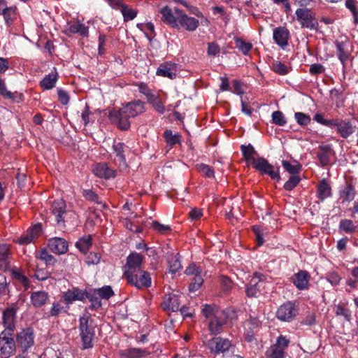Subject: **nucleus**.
I'll return each instance as SVG.
<instances>
[{"mask_svg":"<svg viewBox=\"0 0 358 358\" xmlns=\"http://www.w3.org/2000/svg\"><path fill=\"white\" fill-rule=\"evenodd\" d=\"M145 111V103L140 100H135L122 106L119 110H113L109 113L110 121L123 131L130 128L131 117H135Z\"/></svg>","mask_w":358,"mask_h":358,"instance_id":"nucleus-1","label":"nucleus"},{"mask_svg":"<svg viewBox=\"0 0 358 358\" xmlns=\"http://www.w3.org/2000/svg\"><path fill=\"white\" fill-rule=\"evenodd\" d=\"M241 152L245 160L252 163L253 167L262 173L268 175L272 179L279 181L280 180L279 168L276 169L263 157L255 159L253 155L255 153L254 148L251 145H242Z\"/></svg>","mask_w":358,"mask_h":358,"instance_id":"nucleus-2","label":"nucleus"},{"mask_svg":"<svg viewBox=\"0 0 358 358\" xmlns=\"http://www.w3.org/2000/svg\"><path fill=\"white\" fill-rule=\"evenodd\" d=\"M124 278L129 285L135 287L138 289H147L152 285L150 273L143 269H141Z\"/></svg>","mask_w":358,"mask_h":358,"instance_id":"nucleus-3","label":"nucleus"},{"mask_svg":"<svg viewBox=\"0 0 358 358\" xmlns=\"http://www.w3.org/2000/svg\"><path fill=\"white\" fill-rule=\"evenodd\" d=\"M129 152V147L124 143L113 141L111 157H113L114 163L120 169H125L128 166L126 156Z\"/></svg>","mask_w":358,"mask_h":358,"instance_id":"nucleus-4","label":"nucleus"},{"mask_svg":"<svg viewBox=\"0 0 358 358\" xmlns=\"http://www.w3.org/2000/svg\"><path fill=\"white\" fill-rule=\"evenodd\" d=\"M0 345L1 358H9L14 355L16 346L12 332L3 331L0 334Z\"/></svg>","mask_w":358,"mask_h":358,"instance_id":"nucleus-5","label":"nucleus"},{"mask_svg":"<svg viewBox=\"0 0 358 358\" xmlns=\"http://www.w3.org/2000/svg\"><path fill=\"white\" fill-rule=\"evenodd\" d=\"M66 202L62 199L55 200L52 204V213L55 215L57 223L59 226L65 227L67 217L75 218L76 216L73 212L66 210Z\"/></svg>","mask_w":358,"mask_h":358,"instance_id":"nucleus-6","label":"nucleus"},{"mask_svg":"<svg viewBox=\"0 0 358 358\" xmlns=\"http://www.w3.org/2000/svg\"><path fill=\"white\" fill-rule=\"evenodd\" d=\"M175 13L178 14V23L176 28H182L188 31H195L199 26V22L197 19L188 16L183 10L176 7Z\"/></svg>","mask_w":358,"mask_h":358,"instance_id":"nucleus-7","label":"nucleus"},{"mask_svg":"<svg viewBox=\"0 0 358 358\" xmlns=\"http://www.w3.org/2000/svg\"><path fill=\"white\" fill-rule=\"evenodd\" d=\"M206 346L212 354L219 355L229 350L231 347V341L222 337H213L205 343Z\"/></svg>","mask_w":358,"mask_h":358,"instance_id":"nucleus-8","label":"nucleus"},{"mask_svg":"<svg viewBox=\"0 0 358 358\" xmlns=\"http://www.w3.org/2000/svg\"><path fill=\"white\" fill-rule=\"evenodd\" d=\"M89 315H85L81 317L79 320L80 325L79 329L80 331V337L83 342L84 349L92 348L93 347L92 338L94 333L89 328Z\"/></svg>","mask_w":358,"mask_h":358,"instance_id":"nucleus-9","label":"nucleus"},{"mask_svg":"<svg viewBox=\"0 0 358 358\" xmlns=\"http://www.w3.org/2000/svg\"><path fill=\"white\" fill-rule=\"evenodd\" d=\"M264 287V275L255 273L246 287V294L249 297H257Z\"/></svg>","mask_w":358,"mask_h":358,"instance_id":"nucleus-10","label":"nucleus"},{"mask_svg":"<svg viewBox=\"0 0 358 358\" xmlns=\"http://www.w3.org/2000/svg\"><path fill=\"white\" fill-rule=\"evenodd\" d=\"M143 261V256L141 255L134 252L131 253L127 259V263L124 266L123 276L125 278L135 272L142 269L141 264Z\"/></svg>","mask_w":358,"mask_h":358,"instance_id":"nucleus-11","label":"nucleus"},{"mask_svg":"<svg viewBox=\"0 0 358 358\" xmlns=\"http://www.w3.org/2000/svg\"><path fill=\"white\" fill-rule=\"evenodd\" d=\"M182 295L179 293H169L165 294L162 306L164 310L176 312L180 309Z\"/></svg>","mask_w":358,"mask_h":358,"instance_id":"nucleus-12","label":"nucleus"},{"mask_svg":"<svg viewBox=\"0 0 358 358\" xmlns=\"http://www.w3.org/2000/svg\"><path fill=\"white\" fill-rule=\"evenodd\" d=\"M297 314V310L292 302H287L281 305L277 310L276 317L284 322H289Z\"/></svg>","mask_w":358,"mask_h":358,"instance_id":"nucleus-13","label":"nucleus"},{"mask_svg":"<svg viewBox=\"0 0 358 358\" xmlns=\"http://www.w3.org/2000/svg\"><path fill=\"white\" fill-rule=\"evenodd\" d=\"M289 341L285 336L278 338L276 343L272 345L267 351L271 358H284L285 350L288 347Z\"/></svg>","mask_w":358,"mask_h":358,"instance_id":"nucleus-14","label":"nucleus"},{"mask_svg":"<svg viewBox=\"0 0 358 358\" xmlns=\"http://www.w3.org/2000/svg\"><path fill=\"white\" fill-rule=\"evenodd\" d=\"M332 187L330 181L327 178L322 179L317 185L316 196L317 203L324 202L327 199L332 196Z\"/></svg>","mask_w":358,"mask_h":358,"instance_id":"nucleus-15","label":"nucleus"},{"mask_svg":"<svg viewBox=\"0 0 358 358\" xmlns=\"http://www.w3.org/2000/svg\"><path fill=\"white\" fill-rule=\"evenodd\" d=\"M334 128H336L337 132L343 138H348L356 131V127L348 120L335 119Z\"/></svg>","mask_w":358,"mask_h":358,"instance_id":"nucleus-16","label":"nucleus"},{"mask_svg":"<svg viewBox=\"0 0 358 358\" xmlns=\"http://www.w3.org/2000/svg\"><path fill=\"white\" fill-rule=\"evenodd\" d=\"M296 20L303 28H313V13L310 9L298 8L296 10Z\"/></svg>","mask_w":358,"mask_h":358,"instance_id":"nucleus-17","label":"nucleus"},{"mask_svg":"<svg viewBox=\"0 0 358 358\" xmlns=\"http://www.w3.org/2000/svg\"><path fill=\"white\" fill-rule=\"evenodd\" d=\"M114 294L112 288L110 286H103L101 288L95 289L93 295H87V298L90 299L95 306H101L99 299H108Z\"/></svg>","mask_w":358,"mask_h":358,"instance_id":"nucleus-18","label":"nucleus"},{"mask_svg":"<svg viewBox=\"0 0 358 358\" xmlns=\"http://www.w3.org/2000/svg\"><path fill=\"white\" fill-rule=\"evenodd\" d=\"M228 311L224 310L222 316L212 317L209 320L208 329L212 334L217 335L221 333L222 327L227 322Z\"/></svg>","mask_w":358,"mask_h":358,"instance_id":"nucleus-19","label":"nucleus"},{"mask_svg":"<svg viewBox=\"0 0 358 358\" xmlns=\"http://www.w3.org/2000/svg\"><path fill=\"white\" fill-rule=\"evenodd\" d=\"M17 343L23 351L29 348L34 344L33 330L28 328L17 334Z\"/></svg>","mask_w":358,"mask_h":358,"instance_id":"nucleus-20","label":"nucleus"},{"mask_svg":"<svg viewBox=\"0 0 358 358\" xmlns=\"http://www.w3.org/2000/svg\"><path fill=\"white\" fill-rule=\"evenodd\" d=\"M17 309L14 307L6 308L3 313V324L5 327L3 331L13 332L15 328V318Z\"/></svg>","mask_w":358,"mask_h":358,"instance_id":"nucleus-21","label":"nucleus"},{"mask_svg":"<svg viewBox=\"0 0 358 358\" xmlns=\"http://www.w3.org/2000/svg\"><path fill=\"white\" fill-rule=\"evenodd\" d=\"M50 250L57 255H63L68 250V243L67 241L59 237H54L48 240V243Z\"/></svg>","mask_w":358,"mask_h":358,"instance_id":"nucleus-22","label":"nucleus"},{"mask_svg":"<svg viewBox=\"0 0 358 358\" xmlns=\"http://www.w3.org/2000/svg\"><path fill=\"white\" fill-rule=\"evenodd\" d=\"M334 152L329 144H322L318 148L317 157L319 159L320 164L322 166H327L330 164V159Z\"/></svg>","mask_w":358,"mask_h":358,"instance_id":"nucleus-23","label":"nucleus"},{"mask_svg":"<svg viewBox=\"0 0 358 358\" xmlns=\"http://www.w3.org/2000/svg\"><path fill=\"white\" fill-rule=\"evenodd\" d=\"M41 234V226L38 224L30 228L27 231L22 234L17 240V243L21 245H27L37 238Z\"/></svg>","mask_w":358,"mask_h":358,"instance_id":"nucleus-24","label":"nucleus"},{"mask_svg":"<svg viewBox=\"0 0 358 358\" xmlns=\"http://www.w3.org/2000/svg\"><path fill=\"white\" fill-rule=\"evenodd\" d=\"M273 38L274 41L282 48L286 47L289 38V31L284 27H278L273 29Z\"/></svg>","mask_w":358,"mask_h":358,"instance_id":"nucleus-25","label":"nucleus"},{"mask_svg":"<svg viewBox=\"0 0 358 358\" xmlns=\"http://www.w3.org/2000/svg\"><path fill=\"white\" fill-rule=\"evenodd\" d=\"M93 173L98 177L105 179L115 178L116 171L110 168L106 163H99L93 168Z\"/></svg>","mask_w":358,"mask_h":358,"instance_id":"nucleus-26","label":"nucleus"},{"mask_svg":"<svg viewBox=\"0 0 358 358\" xmlns=\"http://www.w3.org/2000/svg\"><path fill=\"white\" fill-rule=\"evenodd\" d=\"M339 199L344 202L352 201L356 195V189L351 182H346L342 185L338 192Z\"/></svg>","mask_w":358,"mask_h":358,"instance_id":"nucleus-27","label":"nucleus"},{"mask_svg":"<svg viewBox=\"0 0 358 358\" xmlns=\"http://www.w3.org/2000/svg\"><path fill=\"white\" fill-rule=\"evenodd\" d=\"M162 14V20L171 27L176 28L178 22V14L175 13L174 9L172 10L169 6H164L160 10Z\"/></svg>","mask_w":358,"mask_h":358,"instance_id":"nucleus-28","label":"nucleus"},{"mask_svg":"<svg viewBox=\"0 0 358 358\" xmlns=\"http://www.w3.org/2000/svg\"><path fill=\"white\" fill-rule=\"evenodd\" d=\"M177 73V66L174 63L166 62L160 64L157 70V75L167 77L170 79L176 78Z\"/></svg>","mask_w":358,"mask_h":358,"instance_id":"nucleus-29","label":"nucleus"},{"mask_svg":"<svg viewBox=\"0 0 358 358\" xmlns=\"http://www.w3.org/2000/svg\"><path fill=\"white\" fill-rule=\"evenodd\" d=\"M309 278L307 271H301L293 275L292 282L299 289L303 290L308 288Z\"/></svg>","mask_w":358,"mask_h":358,"instance_id":"nucleus-30","label":"nucleus"},{"mask_svg":"<svg viewBox=\"0 0 358 358\" xmlns=\"http://www.w3.org/2000/svg\"><path fill=\"white\" fill-rule=\"evenodd\" d=\"M67 31L70 34H78L83 37H88L89 29L84 24L77 22L68 23Z\"/></svg>","mask_w":358,"mask_h":358,"instance_id":"nucleus-31","label":"nucleus"},{"mask_svg":"<svg viewBox=\"0 0 358 358\" xmlns=\"http://www.w3.org/2000/svg\"><path fill=\"white\" fill-rule=\"evenodd\" d=\"M84 299L85 292L78 288L69 289L64 294V300L68 304L75 301H83Z\"/></svg>","mask_w":358,"mask_h":358,"instance_id":"nucleus-32","label":"nucleus"},{"mask_svg":"<svg viewBox=\"0 0 358 358\" xmlns=\"http://www.w3.org/2000/svg\"><path fill=\"white\" fill-rule=\"evenodd\" d=\"M120 355L127 358H145L150 355V352L146 350L134 348L122 350L120 352Z\"/></svg>","mask_w":358,"mask_h":358,"instance_id":"nucleus-33","label":"nucleus"},{"mask_svg":"<svg viewBox=\"0 0 358 358\" xmlns=\"http://www.w3.org/2000/svg\"><path fill=\"white\" fill-rule=\"evenodd\" d=\"M48 298V294L45 291L34 292L30 297L32 305L36 308L44 306Z\"/></svg>","mask_w":358,"mask_h":358,"instance_id":"nucleus-34","label":"nucleus"},{"mask_svg":"<svg viewBox=\"0 0 358 358\" xmlns=\"http://www.w3.org/2000/svg\"><path fill=\"white\" fill-rule=\"evenodd\" d=\"M282 166L292 176H299L298 173L301 169V164L295 160H282Z\"/></svg>","mask_w":358,"mask_h":358,"instance_id":"nucleus-35","label":"nucleus"},{"mask_svg":"<svg viewBox=\"0 0 358 358\" xmlns=\"http://www.w3.org/2000/svg\"><path fill=\"white\" fill-rule=\"evenodd\" d=\"M224 310H220L217 306L205 304L202 308V313L205 317L209 320L212 317L222 316Z\"/></svg>","mask_w":358,"mask_h":358,"instance_id":"nucleus-36","label":"nucleus"},{"mask_svg":"<svg viewBox=\"0 0 358 358\" xmlns=\"http://www.w3.org/2000/svg\"><path fill=\"white\" fill-rule=\"evenodd\" d=\"M336 50H337V55L343 65V73L345 72L346 64L345 62L349 59L350 54L345 49V43L343 42H337L336 44Z\"/></svg>","mask_w":358,"mask_h":358,"instance_id":"nucleus-37","label":"nucleus"},{"mask_svg":"<svg viewBox=\"0 0 358 358\" xmlns=\"http://www.w3.org/2000/svg\"><path fill=\"white\" fill-rule=\"evenodd\" d=\"M58 80L57 73H50L40 82L41 87L45 90L52 89Z\"/></svg>","mask_w":358,"mask_h":358,"instance_id":"nucleus-38","label":"nucleus"},{"mask_svg":"<svg viewBox=\"0 0 358 358\" xmlns=\"http://www.w3.org/2000/svg\"><path fill=\"white\" fill-rule=\"evenodd\" d=\"M92 245L91 236H85L80 238L76 243V248L83 253L88 252Z\"/></svg>","mask_w":358,"mask_h":358,"instance_id":"nucleus-39","label":"nucleus"},{"mask_svg":"<svg viewBox=\"0 0 358 358\" xmlns=\"http://www.w3.org/2000/svg\"><path fill=\"white\" fill-rule=\"evenodd\" d=\"M147 100L158 113L162 114L164 112V106L159 94L153 93Z\"/></svg>","mask_w":358,"mask_h":358,"instance_id":"nucleus-40","label":"nucleus"},{"mask_svg":"<svg viewBox=\"0 0 358 358\" xmlns=\"http://www.w3.org/2000/svg\"><path fill=\"white\" fill-rule=\"evenodd\" d=\"M357 227L351 220L343 219L341 220L339 223V229L348 234L355 232L357 230Z\"/></svg>","mask_w":358,"mask_h":358,"instance_id":"nucleus-41","label":"nucleus"},{"mask_svg":"<svg viewBox=\"0 0 358 358\" xmlns=\"http://www.w3.org/2000/svg\"><path fill=\"white\" fill-rule=\"evenodd\" d=\"M164 136L168 145L173 146L180 143V135L178 134H173L171 130H166L164 133Z\"/></svg>","mask_w":358,"mask_h":358,"instance_id":"nucleus-42","label":"nucleus"},{"mask_svg":"<svg viewBox=\"0 0 358 358\" xmlns=\"http://www.w3.org/2000/svg\"><path fill=\"white\" fill-rule=\"evenodd\" d=\"M36 257L48 265H53L56 262L55 258L50 255L45 249L41 250L36 255Z\"/></svg>","mask_w":358,"mask_h":358,"instance_id":"nucleus-43","label":"nucleus"},{"mask_svg":"<svg viewBox=\"0 0 358 358\" xmlns=\"http://www.w3.org/2000/svg\"><path fill=\"white\" fill-rule=\"evenodd\" d=\"M357 3L356 0H346L345 3V7L349 9L352 14L355 24H358V8Z\"/></svg>","mask_w":358,"mask_h":358,"instance_id":"nucleus-44","label":"nucleus"},{"mask_svg":"<svg viewBox=\"0 0 358 358\" xmlns=\"http://www.w3.org/2000/svg\"><path fill=\"white\" fill-rule=\"evenodd\" d=\"M1 15H3L6 23L8 24L15 18L16 9L14 7H8L6 6V8L2 11Z\"/></svg>","mask_w":358,"mask_h":358,"instance_id":"nucleus-45","label":"nucleus"},{"mask_svg":"<svg viewBox=\"0 0 358 358\" xmlns=\"http://www.w3.org/2000/svg\"><path fill=\"white\" fill-rule=\"evenodd\" d=\"M168 262L169 264V271L172 273H176L181 268L180 262L176 256H169L168 257Z\"/></svg>","mask_w":358,"mask_h":358,"instance_id":"nucleus-46","label":"nucleus"},{"mask_svg":"<svg viewBox=\"0 0 358 358\" xmlns=\"http://www.w3.org/2000/svg\"><path fill=\"white\" fill-rule=\"evenodd\" d=\"M315 121L323 126L328 127L330 128H334V123L335 119L327 120L324 117V114L316 113V114H315Z\"/></svg>","mask_w":358,"mask_h":358,"instance_id":"nucleus-47","label":"nucleus"},{"mask_svg":"<svg viewBox=\"0 0 358 358\" xmlns=\"http://www.w3.org/2000/svg\"><path fill=\"white\" fill-rule=\"evenodd\" d=\"M300 180L299 176H291L288 180L285 182L283 187L285 189L291 191L299 185Z\"/></svg>","mask_w":358,"mask_h":358,"instance_id":"nucleus-48","label":"nucleus"},{"mask_svg":"<svg viewBox=\"0 0 358 358\" xmlns=\"http://www.w3.org/2000/svg\"><path fill=\"white\" fill-rule=\"evenodd\" d=\"M335 313L337 316H343L347 321H350L352 319L350 310L341 304L336 306Z\"/></svg>","mask_w":358,"mask_h":358,"instance_id":"nucleus-49","label":"nucleus"},{"mask_svg":"<svg viewBox=\"0 0 358 358\" xmlns=\"http://www.w3.org/2000/svg\"><path fill=\"white\" fill-rule=\"evenodd\" d=\"M121 12L124 16V20H131L134 19L137 15L136 10L129 8L127 6H122Z\"/></svg>","mask_w":358,"mask_h":358,"instance_id":"nucleus-50","label":"nucleus"},{"mask_svg":"<svg viewBox=\"0 0 358 358\" xmlns=\"http://www.w3.org/2000/svg\"><path fill=\"white\" fill-rule=\"evenodd\" d=\"M83 195L87 200L101 204L103 207L105 206V205L99 201L98 195L92 189H84Z\"/></svg>","mask_w":358,"mask_h":358,"instance_id":"nucleus-51","label":"nucleus"},{"mask_svg":"<svg viewBox=\"0 0 358 358\" xmlns=\"http://www.w3.org/2000/svg\"><path fill=\"white\" fill-rule=\"evenodd\" d=\"M199 172L207 178L214 177V170L208 165L201 164L197 165Z\"/></svg>","mask_w":358,"mask_h":358,"instance_id":"nucleus-52","label":"nucleus"},{"mask_svg":"<svg viewBox=\"0 0 358 358\" xmlns=\"http://www.w3.org/2000/svg\"><path fill=\"white\" fill-rule=\"evenodd\" d=\"M203 282V279L200 274L196 275L192 279V282L189 285V289L191 292L196 291L199 289V287L202 285Z\"/></svg>","mask_w":358,"mask_h":358,"instance_id":"nucleus-53","label":"nucleus"},{"mask_svg":"<svg viewBox=\"0 0 358 358\" xmlns=\"http://www.w3.org/2000/svg\"><path fill=\"white\" fill-rule=\"evenodd\" d=\"M272 121L274 124L279 126H284L286 123V119L281 111L277 110L272 113Z\"/></svg>","mask_w":358,"mask_h":358,"instance_id":"nucleus-54","label":"nucleus"},{"mask_svg":"<svg viewBox=\"0 0 358 358\" xmlns=\"http://www.w3.org/2000/svg\"><path fill=\"white\" fill-rule=\"evenodd\" d=\"M236 48L244 55H247L252 48L250 43L245 42L241 39L236 40Z\"/></svg>","mask_w":358,"mask_h":358,"instance_id":"nucleus-55","label":"nucleus"},{"mask_svg":"<svg viewBox=\"0 0 358 358\" xmlns=\"http://www.w3.org/2000/svg\"><path fill=\"white\" fill-rule=\"evenodd\" d=\"M272 69L280 75H285L289 72L288 67L280 62H275L272 65Z\"/></svg>","mask_w":358,"mask_h":358,"instance_id":"nucleus-56","label":"nucleus"},{"mask_svg":"<svg viewBox=\"0 0 358 358\" xmlns=\"http://www.w3.org/2000/svg\"><path fill=\"white\" fill-rule=\"evenodd\" d=\"M15 278L18 280L24 287L25 289L29 287V279L23 275L20 271H13Z\"/></svg>","mask_w":358,"mask_h":358,"instance_id":"nucleus-57","label":"nucleus"},{"mask_svg":"<svg viewBox=\"0 0 358 358\" xmlns=\"http://www.w3.org/2000/svg\"><path fill=\"white\" fill-rule=\"evenodd\" d=\"M152 227L160 234H166L171 230V227L169 225H165L159 223L158 221H153L152 222Z\"/></svg>","mask_w":358,"mask_h":358,"instance_id":"nucleus-58","label":"nucleus"},{"mask_svg":"<svg viewBox=\"0 0 358 358\" xmlns=\"http://www.w3.org/2000/svg\"><path fill=\"white\" fill-rule=\"evenodd\" d=\"M0 95L6 99H13L15 95L13 93L8 91L6 87V84L3 80L0 78Z\"/></svg>","mask_w":358,"mask_h":358,"instance_id":"nucleus-59","label":"nucleus"},{"mask_svg":"<svg viewBox=\"0 0 358 358\" xmlns=\"http://www.w3.org/2000/svg\"><path fill=\"white\" fill-rule=\"evenodd\" d=\"M62 312H66L64 307L59 302H55L50 310V315L52 317H57Z\"/></svg>","mask_w":358,"mask_h":358,"instance_id":"nucleus-60","label":"nucleus"},{"mask_svg":"<svg viewBox=\"0 0 358 358\" xmlns=\"http://www.w3.org/2000/svg\"><path fill=\"white\" fill-rule=\"evenodd\" d=\"M220 280L222 288L224 291L228 292L231 289L233 283L229 277L222 275L220 278Z\"/></svg>","mask_w":358,"mask_h":358,"instance_id":"nucleus-61","label":"nucleus"},{"mask_svg":"<svg viewBox=\"0 0 358 358\" xmlns=\"http://www.w3.org/2000/svg\"><path fill=\"white\" fill-rule=\"evenodd\" d=\"M295 118L297 122L301 125H307L310 122V117L303 113H296Z\"/></svg>","mask_w":358,"mask_h":358,"instance_id":"nucleus-62","label":"nucleus"},{"mask_svg":"<svg viewBox=\"0 0 358 358\" xmlns=\"http://www.w3.org/2000/svg\"><path fill=\"white\" fill-rule=\"evenodd\" d=\"M220 48L215 42L208 43L207 53L210 56H215L220 53Z\"/></svg>","mask_w":358,"mask_h":358,"instance_id":"nucleus-63","label":"nucleus"},{"mask_svg":"<svg viewBox=\"0 0 358 358\" xmlns=\"http://www.w3.org/2000/svg\"><path fill=\"white\" fill-rule=\"evenodd\" d=\"M100 259H101V256L99 253L91 252L86 258V263L88 265L97 264L99 263Z\"/></svg>","mask_w":358,"mask_h":358,"instance_id":"nucleus-64","label":"nucleus"}]
</instances>
